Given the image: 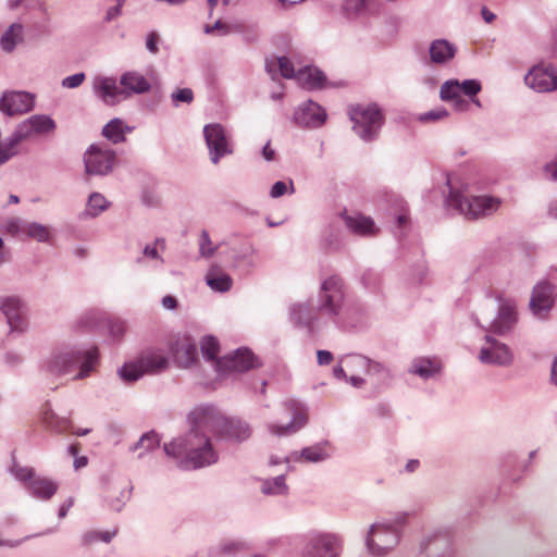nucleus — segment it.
Returning <instances> with one entry per match:
<instances>
[{"label": "nucleus", "instance_id": "1", "mask_svg": "<svg viewBox=\"0 0 557 557\" xmlns=\"http://www.w3.org/2000/svg\"><path fill=\"white\" fill-rule=\"evenodd\" d=\"M191 431L184 437L164 445L166 455L184 458L187 468H202L214 463L218 455L207 433L222 438L245 441L251 428L240 419L226 418L212 407H199L190 413Z\"/></svg>", "mask_w": 557, "mask_h": 557}, {"label": "nucleus", "instance_id": "2", "mask_svg": "<svg viewBox=\"0 0 557 557\" xmlns=\"http://www.w3.org/2000/svg\"><path fill=\"white\" fill-rule=\"evenodd\" d=\"M448 196L445 203L449 209H454L462 214L466 219H479L495 213L502 201L499 198L492 196H471L468 197L463 189L455 185L449 176H447Z\"/></svg>", "mask_w": 557, "mask_h": 557}, {"label": "nucleus", "instance_id": "3", "mask_svg": "<svg viewBox=\"0 0 557 557\" xmlns=\"http://www.w3.org/2000/svg\"><path fill=\"white\" fill-rule=\"evenodd\" d=\"M98 361L96 347L86 351L64 350L53 355L47 362V370L54 376H62L79 370L74 380L86 377L95 369Z\"/></svg>", "mask_w": 557, "mask_h": 557}, {"label": "nucleus", "instance_id": "4", "mask_svg": "<svg viewBox=\"0 0 557 557\" xmlns=\"http://www.w3.org/2000/svg\"><path fill=\"white\" fill-rule=\"evenodd\" d=\"M352 131L363 141L370 143L379 137L384 124V115L376 103L356 104L350 107Z\"/></svg>", "mask_w": 557, "mask_h": 557}, {"label": "nucleus", "instance_id": "5", "mask_svg": "<svg viewBox=\"0 0 557 557\" xmlns=\"http://www.w3.org/2000/svg\"><path fill=\"white\" fill-rule=\"evenodd\" d=\"M169 367V359L163 350L149 348L141 351L138 357L127 362L120 370L122 380L134 382L145 374H158Z\"/></svg>", "mask_w": 557, "mask_h": 557}, {"label": "nucleus", "instance_id": "6", "mask_svg": "<svg viewBox=\"0 0 557 557\" xmlns=\"http://www.w3.org/2000/svg\"><path fill=\"white\" fill-rule=\"evenodd\" d=\"M399 528L387 523H374L366 540L371 555L382 557L391 553L399 543Z\"/></svg>", "mask_w": 557, "mask_h": 557}, {"label": "nucleus", "instance_id": "7", "mask_svg": "<svg viewBox=\"0 0 557 557\" xmlns=\"http://www.w3.org/2000/svg\"><path fill=\"white\" fill-rule=\"evenodd\" d=\"M350 369L354 371L350 374V385L354 387H361L368 382L376 386L388 377V372L382 364L372 362L361 355H350Z\"/></svg>", "mask_w": 557, "mask_h": 557}, {"label": "nucleus", "instance_id": "8", "mask_svg": "<svg viewBox=\"0 0 557 557\" xmlns=\"http://www.w3.org/2000/svg\"><path fill=\"white\" fill-rule=\"evenodd\" d=\"M485 343L479 352V360L484 364L508 367L513 361L511 349L504 343L486 334Z\"/></svg>", "mask_w": 557, "mask_h": 557}, {"label": "nucleus", "instance_id": "9", "mask_svg": "<svg viewBox=\"0 0 557 557\" xmlns=\"http://www.w3.org/2000/svg\"><path fill=\"white\" fill-rule=\"evenodd\" d=\"M482 319L488 322V326L481 323L480 319H476V324L487 332L495 333L497 335L508 334L517 323V310L515 304L505 300L499 304L496 317L490 321V317H485L482 313Z\"/></svg>", "mask_w": 557, "mask_h": 557}, {"label": "nucleus", "instance_id": "10", "mask_svg": "<svg viewBox=\"0 0 557 557\" xmlns=\"http://www.w3.org/2000/svg\"><path fill=\"white\" fill-rule=\"evenodd\" d=\"M84 162L87 174L104 175L112 170L115 153L101 145H91L85 153Z\"/></svg>", "mask_w": 557, "mask_h": 557}, {"label": "nucleus", "instance_id": "11", "mask_svg": "<svg viewBox=\"0 0 557 557\" xmlns=\"http://www.w3.org/2000/svg\"><path fill=\"white\" fill-rule=\"evenodd\" d=\"M257 367V359L247 348H239L234 354L225 355L216 361V372L231 374L245 372Z\"/></svg>", "mask_w": 557, "mask_h": 557}, {"label": "nucleus", "instance_id": "12", "mask_svg": "<svg viewBox=\"0 0 557 557\" xmlns=\"http://www.w3.org/2000/svg\"><path fill=\"white\" fill-rule=\"evenodd\" d=\"M284 411L290 416V421L285 424L271 423L269 431L277 436H285L296 433L307 423V412L296 400H287L283 406Z\"/></svg>", "mask_w": 557, "mask_h": 557}, {"label": "nucleus", "instance_id": "13", "mask_svg": "<svg viewBox=\"0 0 557 557\" xmlns=\"http://www.w3.org/2000/svg\"><path fill=\"white\" fill-rule=\"evenodd\" d=\"M555 289V285L546 281L534 286L529 306L536 318L545 319L554 307Z\"/></svg>", "mask_w": 557, "mask_h": 557}, {"label": "nucleus", "instance_id": "14", "mask_svg": "<svg viewBox=\"0 0 557 557\" xmlns=\"http://www.w3.org/2000/svg\"><path fill=\"white\" fill-rule=\"evenodd\" d=\"M203 135L210 150L211 161L216 164L225 154L232 153L224 128L220 124L205 126Z\"/></svg>", "mask_w": 557, "mask_h": 557}, {"label": "nucleus", "instance_id": "15", "mask_svg": "<svg viewBox=\"0 0 557 557\" xmlns=\"http://www.w3.org/2000/svg\"><path fill=\"white\" fill-rule=\"evenodd\" d=\"M527 86L537 92L557 89V70L554 67L534 66L524 76Z\"/></svg>", "mask_w": 557, "mask_h": 557}, {"label": "nucleus", "instance_id": "16", "mask_svg": "<svg viewBox=\"0 0 557 557\" xmlns=\"http://www.w3.org/2000/svg\"><path fill=\"white\" fill-rule=\"evenodd\" d=\"M33 107V96L24 91L4 92L0 99V110L11 116L27 113Z\"/></svg>", "mask_w": 557, "mask_h": 557}, {"label": "nucleus", "instance_id": "17", "mask_svg": "<svg viewBox=\"0 0 557 557\" xmlns=\"http://www.w3.org/2000/svg\"><path fill=\"white\" fill-rule=\"evenodd\" d=\"M339 544L334 534H320L314 536L305 554V557H338Z\"/></svg>", "mask_w": 557, "mask_h": 557}, {"label": "nucleus", "instance_id": "18", "mask_svg": "<svg viewBox=\"0 0 557 557\" xmlns=\"http://www.w3.org/2000/svg\"><path fill=\"white\" fill-rule=\"evenodd\" d=\"M326 114L322 107L313 101H308L294 113V121L304 127H318L325 121Z\"/></svg>", "mask_w": 557, "mask_h": 557}, {"label": "nucleus", "instance_id": "19", "mask_svg": "<svg viewBox=\"0 0 557 557\" xmlns=\"http://www.w3.org/2000/svg\"><path fill=\"white\" fill-rule=\"evenodd\" d=\"M171 350L175 362L181 368H189L197 361L196 344L189 336L176 338Z\"/></svg>", "mask_w": 557, "mask_h": 557}, {"label": "nucleus", "instance_id": "20", "mask_svg": "<svg viewBox=\"0 0 557 557\" xmlns=\"http://www.w3.org/2000/svg\"><path fill=\"white\" fill-rule=\"evenodd\" d=\"M94 87L97 96L108 106L116 104L120 97L125 96V90L120 89L113 78H98Z\"/></svg>", "mask_w": 557, "mask_h": 557}, {"label": "nucleus", "instance_id": "21", "mask_svg": "<svg viewBox=\"0 0 557 557\" xmlns=\"http://www.w3.org/2000/svg\"><path fill=\"white\" fill-rule=\"evenodd\" d=\"M332 451V446L327 442H323L305 447L300 453H295L293 459L301 462H320L329 458Z\"/></svg>", "mask_w": 557, "mask_h": 557}, {"label": "nucleus", "instance_id": "22", "mask_svg": "<svg viewBox=\"0 0 557 557\" xmlns=\"http://www.w3.org/2000/svg\"><path fill=\"white\" fill-rule=\"evenodd\" d=\"M1 310L12 330L22 331L24 326L22 304L15 297H8L1 304Z\"/></svg>", "mask_w": 557, "mask_h": 557}, {"label": "nucleus", "instance_id": "23", "mask_svg": "<svg viewBox=\"0 0 557 557\" xmlns=\"http://www.w3.org/2000/svg\"><path fill=\"white\" fill-rule=\"evenodd\" d=\"M455 45L446 39H436L431 42L429 53L431 61L436 64H444L450 61L456 54Z\"/></svg>", "mask_w": 557, "mask_h": 557}, {"label": "nucleus", "instance_id": "24", "mask_svg": "<svg viewBox=\"0 0 557 557\" xmlns=\"http://www.w3.org/2000/svg\"><path fill=\"white\" fill-rule=\"evenodd\" d=\"M55 127V123L52 119L47 115H34L25 121L17 131L27 132L26 137L33 134H46L52 132Z\"/></svg>", "mask_w": 557, "mask_h": 557}, {"label": "nucleus", "instance_id": "25", "mask_svg": "<svg viewBox=\"0 0 557 557\" xmlns=\"http://www.w3.org/2000/svg\"><path fill=\"white\" fill-rule=\"evenodd\" d=\"M121 85L125 90V97L129 92L143 94L150 89V83L137 72H127L121 77Z\"/></svg>", "mask_w": 557, "mask_h": 557}, {"label": "nucleus", "instance_id": "26", "mask_svg": "<svg viewBox=\"0 0 557 557\" xmlns=\"http://www.w3.org/2000/svg\"><path fill=\"white\" fill-rule=\"evenodd\" d=\"M325 77L321 71L315 67H306L296 73V81L307 89L321 88Z\"/></svg>", "mask_w": 557, "mask_h": 557}, {"label": "nucleus", "instance_id": "27", "mask_svg": "<svg viewBox=\"0 0 557 557\" xmlns=\"http://www.w3.org/2000/svg\"><path fill=\"white\" fill-rule=\"evenodd\" d=\"M350 232L359 236H374L379 228L370 216L357 213L350 216Z\"/></svg>", "mask_w": 557, "mask_h": 557}, {"label": "nucleus", "instance_id": "28", "mask_svg": "<svg viewBox=\"0 0 557 557\" xmlns=\"http://www.w3.org/2000/svg\"><path fill=\"white\" fill-rule=\"evenodd\" d=\"M28 487L34 496L49 499L55 494L58 484L48 478L37 476L29 482Z\"/></svg>", "mask_w": 557, "mask_h": 557}, {"label": "nucleus", "instance_id": "29", "mask_svg": "<svg viewBox=\"0 0 557 557\" xmlns=\"http://www.w3.org/2000/svg\"><path fill=\"white\" fill-rule=\"evenodd\" d=\"M348 228V215L346 210L344 209L341 213H338L329 224L325 234V240L330 246H333L341 234H343Z\"/></svg>", "mask_w": 557, "mask_h": 557}, {"label": "nucleus", "instance_id": "30", "mask_svg": "<svg viewBox=\"0 0 557 557\" xmlns=\"http://www.w3.org/2000/svg\"><path fill=\"white\" fill-rule=\"evenodd\" d=\"M132 132L131 127H127L119 119L110 121L102 129V135L113 144L125 141V133Z\"/></svg>", "mask_w": 557, "mask_h": 557}, {"label": "nucleus", "instance_id": "31", "mask_svg": "<svg viewBox=\"0 0 557 557\" xmlns=\"http://www.w3.org/2000/svg\"><path fill=\"white\" fill-rule=\"evenodd\" d=\"M207 284L214 290L226 292L232 286V278L219 268L212 267L206 276Z\"/></svg>", "mask_w": 557, "mask_h": 557}, {"label": "nucleus", "instance_id": "32", "mask_svg": "<svg viewBox=\"0 0 557 557\" xmlns=\"http://www.w3.org/2000/svg\"><path fill=\"white\" fill-rule=\"evenodd\" d=\"M440 366L430 359H416L412 362L410 372L426 380L440 372Z\"/></svg>", "mask_w": 557, "mask_h": 557}, {"label": "nucleus", "instance_id": "33", "mask_svg": "<svg viewBox=\"0 0 557 557\" xmlns=\"http://www.w3.org/2000/svg\"><path fill=\"white\" fill-rule=\"evenodd\" d=\"M276 67L278 70L280 74L284 78H295L296 79L297 72H295L294 66L288 58L280 57V58L269 60L267 62V69L270 73H273Z\"/></svg>", "mask_w": 557, "mask_h": 557}, {"label": "nucleus", "instance_id": "34", "mask_svg": "<svg viewBox=\"0 0 557 557\" xmlns=\"http://www.w3.org/2000/svg\"><path fill=\"white\" fill-rule=\"evenodd\" d=\"M323 289L326 293L324 306L330 309L331 312H337L338 301V281L335 277H331L323 283Z\"/></svg>", "mask_w": 557, "mask_h": 557}, {"label": "nucleus", "instance_id": "35", "mask_svg": "<svg viewBox=\"0 0 557 557\" xmlns=\"http://www.w3.org/2000/svg\"><path fill=\"white\" fill-rule=\"evenodd\" d=\"M23 27L20 24H13L1 38V47L4 51L11 52L15 45L22 40Z\"/></svg>", "mask_w": 557, "mask_h": 557}, {"label": "nucleus", "instance_id": "36", "mask_svg": "<svg viewBox=\"0 0 557 557\" xmlns=\"http://www.w3.org/2000/svg\"><path fill=\"white\" fill-rule=\"evenodd\" d=\"M445 544L442 536L434 535L421 543L420 555L418 557H440L437 552Z\"/></svg>", "mask_w": 557, "mask_h": 557}, {"label": "nucleus", "instance_id": "37", "mask_svg": "<svg viewBox=\"0 0 557 557\" xmlns=\"http://www.w3.org/2000/svg\"><path fill=\"white\" fill-rule=\"evenodd\" d=\"M22 232L26 237L38 242H47L50 237L49 228L38 223H25L22 227Z\"/></svg>", "mask_w": 557, "mask_h": 557}, {"label": "nucleus", "instance_id": "38", "mask_svg": "<svg viewBox=\"0 0 557 557\" xmlns=\"http://www.w3.org/2000/svg\"><path fill=\"white\" fill-rule=\"evenodd\" d=\"M200 349L203 357L208 361L213 362L214 367L216 368V361L219 360L216 356L220 351L218 341L213 336H206L200 342Z\"/></svg>", "mask_w": 557, "mask_h": 557}, {"label": "nucleus", "instance_id": "39", "mask_svg": "<svg viewBox=\"0 0 557 557\" xmlns=\"http://www.w3.org/2000/svg\"><path fill=\"white\" fill-rule=\"evenodd\" d=\"M461 96L460 83L457 79L446 81L440 90V97L444 101H453Z\"/></svg>", "mask_w": 557, "mask_h": 557}, {"label": "nucleus", "instance_id": "40", "mask_svg": "<svg viewBox=\"0 0 557 557\" xmlns=\"http://www.w3.org/2000/svg\"><path fill=\"white\" fill-rule=\"evenodd\" d=\"M482 86L481 83L476 79H466L460 83V90L466 96L471 98V101L475 103L478 107H481V102L475 96L481 91Z\"/></svg>", "mask_w": 557, "mask_h": 557}, {"label": "nucleus", "instance_id": "41", "mask_svg": "<svg viewBox=\"0 0 557 557\" xmlns=\"http://www.w3.org/2000/svg\"><path fill=\"white\" fill-rule=\"evenodd\" d=\"M262 491L265 494H285L287 486L283 475L276 476L273 481H267L262 485Z\"/></svg>", "mask_w": 557, "mask_h": 557}, {"label": "nucleus", "instance_id": "42", "mask_svg": "<svg viewBox=\"0 0 557 557\" xmlns=\"http://www.w3.org/2000/svg\"><path fill=\"white\" fill-rule=\"evenodd\" d=\"M107 205L108 202L101 194L94 193L89 197L87 209L91 215H98L107 208Z\"/></svg>", "mask_w": 557, "mask_h": 557}, {"label": "nucleus", "instance_id": "43", "mask_svg": "<svg viewBox=\"0 0 557 557\" xmlns=\"http://www.w3.org/2000/svg\"><path fill=\"white\" fill-rule=\"evenodd\" d=\"M288 191L290 194H293L295 191L293 181L292 180H289L288 182L278 181L272 186V188L270 190V196L272 198H278V197H282L283 195L287 194Z\"/></svg>", "mask_w": 557, "mask_h": 557}, {"label": "nucleus", "instance_id": "44", "mask_svg": "<svg viewBox=\"0 0 557 557\" xmlns=\"http://www.w3.org/2000/svg\"><path fill=\"white\" fill-rule=\"evenodd\" d=\"M116 534V531L110 532V531H92L88 532L84 535V542L86 544H90L97 541H102L106 543H109L112 537Z\"/></svg>", "mask_w": 557, "mask_h": 557}, {"label": "nucleus", "instance_id": "45", "mask_svg": "<svg viewBox=\"0 0 557 557\" xmlns=\"http://www.w3.org/2000/svg\"><path fill=\"white\" fill-rule=\"evenodd\" d=\"M199 251H200V255L206 258L211 257L215 251V247H213V244H212L207 231H202V233L200 235Z\"/></svg>", "mask_w": 557, "mask_h": 557}, {"label": "nucleus", "instance_id": "46", "mask_svg": "<svg viewBox=\"0 0 557 557\" xmlns=\"http://www.w3.org/2000/svg\"><path fill=\"white\" fill-rule=\"evenodd\" d=\"M160 438L157 433L150 432L143 435L138 442V446L145 448L146 450L152 449L159 446Z\"/></svg>", "mask_w": 557, "mask_h": 557}, {"label": "nucleus", "instance_id": "47", "mask_svg": "<svg viewBox=\"0 0 557 557\" xmlns=\"http://www.w3.org/2000/svg\"><path fill=\"white\" fill-rule=\"evenodd\" d=\"M448 112L445 109H434L420 115L422 122H433L446 117Z\"/></svg>", "mask_w": 557, "mask_h": 557}, {"label": "nucleus", "instance_id": "48", "mask_svg": "<svg viewBox=\"0 0 557 557\" xmlns=\"http://www.w3.org/2000/svg\"><path fill=\"white\" fill-rule=\"evenodd\" d=\"M172 99L175 103L186 102L190 103L194 100L193 90L189 88H182L172 94Z\"/></svg>", "mask_w": 557, "mask_h": 557}, {"label": "nucleus", "instance_id": "49", "mask_svg": "<svg viewBox=\"0 0 557 557\" xmlns=\"http://www.w3.org/2000/svg\"><path fill=\"white\" fill-rule=\"evenodd\" d=\"M79 451V444H72L69 448V453L70 455H72L73 457H75V460H74V468L76 470L81 469V468H84L85 466H87V462H88V459L87 457L85 456H82V457H76L77 454Z\"/></svg>", "mask_w": 557, "mask_h": 557}, {"label": "nucleus", "instance_id": "50", "mask_svg": "<svg viewBox=\"0 0 557 557\" xmlns=\"http://www.w3.org/2000/svg\"><path fill=\"white\" fill-rule=\"evenodd\" d=\"M84 81H85V74L77 73V74L65 77L62 81V86L65 88H76V87L81 86Z\"/></svg>", "mask_w": 557, "mask_h": 557}, {"label": "nucleus", "instance_id": "51", "mask_svg": "<svg viewBox=\"0 0 557 557\" xmlns=\"http://www.w3.org/2000/svg\"><path fill=\"white\" fill-rule=\"evenodd\" d=\"M361 282L367 288H375L379 284V277L372 271H366L361 276Z\"/></svg>", "mask_w": 557, "mask_h": 557}, {"label": "nucleus", "instance_id": "52", "mask_svg": "<svg viewBox=\"0 0 557 557\" xmlns=\"http://www.w3.org/2000/svg\"><path fill=\"white\" fill-rule=\"evenodd\" d=\"M16 476L21 480V481H24V482H32L33 479H36L37 476L35 475V472L32 468H23V469H20L17 472H16Z\"/></svg>", "mask_w": 557, "mask_h": 557}, {"label": "nucleus", "instance_id": "53", "mask_svg": "<svg viewBox=\"0 0 557 557\" xmlns=\"http://www.w3.org/2000/svg\"><path fill=\"white\" fill-rule=\"evenodd\" d=\"M158 41H159L158 34L154 32H151L147 37V42H146L147 49L152 53H157L158 52Z\"/></svg>", "mask_w": 557, "mask_h": 557}, {"label": "nucleus", "instance_id": "54", "mask_svg": "<svg viewBox=\"0 0 557 557\" xmlns=\"http://www.w3.org/2000/svg\"><path fill=\"white\" fill-rule=\"evenodd\" d=\"M25 223H21L17 220L10 221L7 225L8 232L16 236H25L22 232V227Z\"/></svg>", "mask_w": 557, "mask_h": 557}, {"label": "nucleus", "instance_id": "55", "mask_svg": "<svg viewBox=\"0 0 557 557\" xmlns=\"http://www.w3.org/2000/svg\"><path fill=\"white\" fill-rule=\"evenodd\" d=\"M125 0H116V5L113 8H110L107 11L106 14V21H112L113 18L117 17L121 14V8L124 4Z\"/></svg>", "mask_w": 557, "mask_h": 557}, {"label": "nucleus", "instance_id": "56", "mask_svg": "<svg viewBox=\"0 0 557 557\" xmlns=\"http://www.w3.org/2000/svg\"><path fill=\"white\" fill-rule=\"evenodd\" d=\"M317 357L320 366H326L333 361V355L329 350H318Z\"/></svg>", "mask_w": 557, "mask_h": 557}, {"label": "nucleus", "instance_id": "57", "mask_svg": "<svg viewBox=\"0 0 557 557\" xmlns=\"http://www.w3.org/2000/svg\"><path fill=\"white\" fill-rule=\"evenodd\" d=\"M125 324L122 321L113 322L110 327L113 336H122L125 333Z\"/></svg>", "mask_w": 557, "mask_h": 557}, {"label": "nucleus", "instance_id": "58", "mask_svg": "<svg viewBox=\"0 0 557 557\" xmlns=\"http://www.w3.org/2000/svg\"><path fill=\"white\" fill-rule=\"evenodd\" d=\"M451 103L457 111H466L469 108V101L461 96L453 100Z\"/></svg>", "mask_w": 557, "mask_h": 557}, {"label": "nucleus", "instance_id": "59", "mask_svg": "<svg viewBox=\"0 0 557 557\" xmlns=\"http://www.w3.org/2000/svg\"><path fill=\"white\" fill-rule=\"evenodd\" d=\"M262 154H263L264 159H265V160H268V161H272V160H274V158H275V151H274V149L271 147L270 143H268V144L263 147Z\"/></svg>", "mask_w": 557, "mask_h": 557}, {"label": "nucleus", "instance_id": "60", "mask_svg": "<svg viewBox=\"0 0 557 557\" xmlns=\"http://www.w3.org/2000/svg\"><path fill=\"white\" fill-rule=\"evenodd\" d=\"M162 305L166 309H175L177 306V301L173 296H165L162 299Z\"/></svg>", "mask_w": 557, "mask_h": 557}, {"label": "nucleus", "instance_id": "61", "mask_svg": "<svg viewBox=\"0 0 557 557\" xmlns=\"http://www.w3.org/2000/svg\"><path fill=\"white\" fill-rule=\"evenodd\" d=\"M22 542H23L22 540H3V539H0V548L1 547L14 548V547H17Z\"/></svg>", "mask_w": 557, "mask_h": 557}, {"label": "nucleus", "instance_id": "62", "mask_svg": "<svg viewBox=\"0 0 557 557\" xmlns=\"http://www.w3.org/2000/svg\"><path fill=\"white\" fill-rule=\"evenodd\" d=\"M481 13L486 23H492L496 18V15L488 11L486 8H483Z\"/></svg>", "mask_w": 557, "mask_h": 557}, {"label": "nucleus", "instance_id": "63", "mask_svg": "<svg viewBox=\"0 0 557 557\" xmlns=\"http://www.w3.org/2000/svg\"><path fill=\"white\" fill-rule=\"evenodd\" d=\"M333 374L336 379H344L345 377V370L343 368L342 364H337L334 369H333Z\"/></svg>", "mask_w": 557, "mask_h": 557}, {"label": "nucleus", "instance_id": "64", "mask_svg": "<svg viewBox=\"0 0 557 557\" xmlns=\"http://www.w3.org/2000/svg\"><path fill=\"white\" fill-rule=\"evenodd\" d=\"M552 381L557 385V357L555 358L552 366Z\"/></svg>", "mask_w": 557, "mask_h": 557}]
</instances>
